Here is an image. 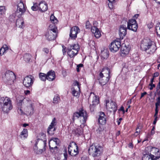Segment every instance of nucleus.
<instances>
[{"instance_id":"obj_1","label":"nucleus","mask_w":160,"mask_h":160,"mask_svg":"<svg viewBox=\"0 0 160 160\" xmlns=\"http://www.w3.org/2000/svg\"><path fill=\"white\" fill-rule=\"evenodd\" d=\"M140 48L142 50L151 54L154 53L157 48L155 45L149 39H144L142 40Z\"/></svg>"},{"instance_id":"obj_2","label":"nucleus","mask_w":160,"mask_h":160,"mask_svg":"<svg viewBox=\"0 0 160 160\" xmlns=\"http://www.w3.org/2000/svg\"><path fill=\"white\" fill-rule=\"evenodd\" d=\"M12 103L11 99L7 97H0L1 109L4 113H8L12 109Z\"/></svg>"},{"instance_id":"obj_3","label":"nucleus","mask_w":160,"mask_h":160,"mask_svg":"<svg viewBox=\"0 0 160 160\" xmlns=\"http://www.w3.org/2000/svg\"><path fill=\"white\" fill-rule=\"evenodd\" d=\"M58 30L57 28L54 25H50L47 30L45 37L48 41L55 40L57 36Z\"/></svg>"},{"instance_id":"obj_4","label":"nucleus","mask_w":160,"mask_h":160,"mask_svg":"<svg viewBox=\"0 0 160 160\" xmlns=\"http://www.w3.org/2000/svg\"><path fill=\"white\" fill-rule=\"evenodd\" d=\"M4 82L7 84L11 85L13 83L16 79L14 73L10 71H7L2 76Z\"/></svg>"},{"instance_id":"obj_5","label":"nucleus","mask_w":160,"mask_h":160,"mask_svg":"<svg viewBox=\"0 0 160 160\" xmlns=\"http://www.w3.org/2000/svg\"><path fill=\"white\" fill-rule=\"evenodd\" d=\"M23 103L26 106L24 110L26 114L32 115L34 112V103L32 101L29 99H23Z\"/></svg>"},{"instance_id":"obj_6","label":"nucleus","mask_w":160,"mask_h":160,"mask_svg":"<svg viewBox=\"0 0 160 160\" xmlns=\"http://www.w3.org/2000/svg\"><path fill=\"white\" fill-rule=\"evenodd\" d=\"M103 149L102 147L99 145H92L89 148L88 152L90 155L93 157L99 156L102 153Z\"/></svg>"},{"instance_id":"obj_7","label":"nucleus","mask_w":160,"mask_h":160,"mask_svg":"<svg viewBox=\"0 0 160 160\" xmlns=\"http://www.w3.org/2000/svg\"><path fill=\"white\" fill-rule=\"evenodd\" d=\"M88 117L86 112L83 109H82L73 114V119L74 120L80 118L81 120H82V123L84 124L86 123Z\"/></svg>"},{"instance_id":"obj_8","label":"nucleus","mask_w":160,"mask_h":160,"mask_svg":"<svg viewBox=\"0 0 160 160\" xmlns=\"http://www.w3.org/2000/svg\"><path fill=\"white\" fill-rule=\"evenodd\" d=\"M68 148V153L71 156H76L78 153V147L75 142H71Z\"/></svg>"},{"instance_id":"obj_9","label":"nucleus","mask_w":160,"mask_h":160,"mask_svg":"<svg viewBox=\"0 0 160 160\" xmlns=\"http://www.w3.org/2000/svg\"><path fill=\"white\" fill-rule=\"evenodd\" d=\"M34 81V77L31 75L26 77L23 80V83L24 86L26 88L32 87Z\"/></svg>"},{"instance_id":"obj_10","label":"nucleus","mask_w":160,"mask_h":160,"mask_svg":"<svg viewBox=\"0 0 160 160\" xmlns=\"http://www.w3.org/2000/svg\"><path fill=\"white\" fill-rule=\"evenodd\" d=\"M31 9L33 10H47L48 9V5L45 1H41L38 5L36 3H34L33 6H32Z\"/></svg>"},{"instance_id":"obj_11","label":"nucleus","mask_w":160,"mask_h":160,"mask_svg":"<svg viewBox=\"0 0 160 160\" xmlns=\"http://www.w3.org/2000/svg\"><path fill=\"white\" fill-rule=\"evenodd\" d=\"M138 27V23L135 20L131 19L128 21L127 26V28L128 29L136 32L137 31Z\"/></svg>"},{"instance_id":"obj_12","label":"nucleus","mask_w":160,"mask_h":160,"mask_svg":"<svg viewBox=\"0 0 160 160\" xmlns=\"http://www.w3.org/2000/svg\"><path fill=\"white\" fill-rule=\"evenodd\" d=\"M106 107L107 109L112 112H115L117 110L116 104L115 102L111 101L109 102L108 100L106 101Z\"/></svg>"},{"instance_id":"obj_13","label":"nucleus","mask_w":160,"mask_h":160,"mask_svg":"<svg viewBox=\"0 0 160 160\" xmlns=\"http://www.w3.org/2000/svg\"><path fill=\"white\" fill-rule=\"evenodd\" d=\"M60 143V140L57 138H52L49 142V147L50 150H53L55 148H57V146Z\"/></svg>"},{"instance_id":"obj_14","label":"nucleus","mask_w":160,"mask_h":160,"mask_svg":"<svg viewBox=\"0 0 160 160\" xmlns=\"http://www.w3.org/2000/svg\"><path fill=\"white\" fill-rule=\"evenodd\" d=\"M121 46V42L119 41L115 40L111 43L109 49L112 52H114L118 51Z\"/></svg>"},{"instance_id":"obj_15","label":"nucleus","mask_w":160,"mask_h":160,"mask_svg":"<svg viewBox=\"0 0 160 160\" xmlns=\"http://www.w3.org/2000/svg\"><path fill=\"white\" fill-rule=\"evenodd\" d=\"M80 30L77 26H74L71 28L70 34V37L72 39H75L77 37V34L80 32Z\"/></svg>"},{"instance_id":"obj_16","label":"nucleus","mask_w":160,"mask_h":160,"mask_svg":"<svg viewBox=\"0 0 160 160\" xmlns=\"http://www.w3.org/2000/svg\"><path fill=\"white\" fill-rule=\"evenodd\" d=\"M56 125V119L55 118H54L48 129L47 132L49 135H52L53 134L54 131L56 130L55 128H54Z\"/></svg>"},{"instance_id":"obj_17","label":"nucleus","mask_w":160,"mask_h":160,"mask_svg":"<svg viewBox=\"0 0 160 160\" xmlns=\"http://www.w3.org/2000/svg\"><path fill=\"white\" fill-rule=\"evenodd\" d=\"M110 70L108 68H103L102 72L99 73V77H103L104 78H110Z\"/></svg>"},{"instance_id":"obj_18","label":"nucleus","mask_w":160,"mask_h":160,"mask_svg":"<svg viewBox=\"0 0 160 160\" xmlns=\"http://www.w3.org/2000/svg\"><path fill=\"white\" fill-rule=\"evenodd\" d=\"M107 117L103 112H100L98 118V122L101 125H104L106 123Z\"/></svg>"},{"instance_id":"obj_19","label":"nucleus","mask_w":160,"mask_h":160,"mask_svg":"<svg viewBox=\"0 0 160 160\" xmlns=\"http://www.w3.org/2000/svg\"><path fill=\"white\" fill-rule=\"evenodd\" d=\"M127 28L125 25H121L119 29V35L120 39H122L127 34Z\"/></svg>"},{"instance_id":"obj_20","label":"nucleus","mask_w":160,"mask_h":160,"mask_svg":"<svg viewBox=\"0 0 160 160\" xmlns=\"http://www.w3.org/2000/svg\"><path fill=\"white\" fill-rule=\"evenodd\" d=\"M150 150V152L154 154L155 159H158L160 158V151L157 148L150 146L148 147Z\"/></svg>"},{"instance_id":"obj_21","label":"nucleus","mask_w":160,"mask_h":160,"mask_svg":"<svg viewBox=\"0 0 160 160\" xmlns=\"http://www.w3.org/2000/svg\"><path fill=\"white\" fill-rule=\"evenodd\" d=\"M23 102V99L20 100L19 102L17 103L18 105V113L21 115H25L26 114L25 112L23 111L22 109V102Z\"/></svg>"},{"instance_id":"obj_22","label":"nucleus","mask_w":160,"mask_h":160,"mask_svg":"<svg viewBox=\"0 0 160 160\" xmlns=\"http://www.w3.org/2000/svg\"><path fill=\"white\" fill-rule=\"evenodd\" d=\"M91 30L92 32L94 34L95 37L96 38H99L101 37V32L99 29L97 28L92 27L91 28Z\"/></svg>"},{"instance_id":"obj_23","label":"nucleus","mask_w":160,"mask_h":160,"mask_svg":"<svg viewBox=\"0 0 160 160\" xmlns=\"http://www.w3.org/2000/svg\"><path fill=\"white\" fill-rule=\"evenodd\" d=\"M129 48L125 45L122 46L121 47V55L122 57L125 56L126 55L128 54L129 51Z\"/></svg>"},{"instance_id":"obj_24","label":"nucleus","mask_w":160,"mask_h":160,"mask_svg":"<svg viewBox=\"0 0 160 160\" xmlns=\"http://www.w3.org/2000/svg\"><path fill=\"white\" fill-rule=\"evenodd\" d=\"M20 138L23 140L26 139L28 136V132L27 129L24 128L20 133L19 136Z\"/></svg>"},{"instance_id":"obj_25","label":"nucleus","mask_w":160,"mask_h":160,"mask_svg":"<svg viewBox=\"0 0 160 160\" xmlns=\"http://www.w3.org/2000/svg\"><path fill=\"white\" fill-rule=\"evenodd\" d=\"M110 79L109 78H104L103 77H99L98 80L99 81V84L101 86H103L105 85L108 82Z\"/></svg>"},{"instance_id":"obj_26","label":"nucleus","mask_w":160,"mask_h":160,"mask_svg":"<svg viewBox=\"0 0 160 160\" xmlns=\"http://www.w3.org/2000/svg\"><path fill=\"white\" fill-rule=\"evenodd\" d=\"M47 80L52 81L54 80L55 77V74L54 71H50L48 72L47 74Z\"/></svg>"},{"instance_id":"obj_27","label":"nucleus","mask_w":160,"mask_h":160,"mask_svg":"<svg viewBox=\"0 0 160 160\" xmlns=\"http://www.w3.org/2000/svg\"><path fill=\"white\" fill-rule=\"evenodd\" d=\"M92 94L93 99L92 101V105H96L99 102V100L98 97L96 95H94L93 93H91L90 96L89 98V99L90 100L91 98L92 95Z\"/></svg>"},{"instance_id":"obj_28","label":"nucleus","mask_w":160,"mask_h":160,"mask_svg":"<svg viewBox=\"0 0 160 160\" xmlns=\"http://www.w3.org/2000/svg\"><path fill=\"white\" fill-rule=\"evenodd\" d=\"M42 143L44 146L43 148L42 149H40L39 150H38V147L37 146V141L36 142L35 144V145L34 147V149L35 152H36L37 154H39L41 153L45 150V147L46 146V143L45 142H42Z\"/></svg>"},{"instance_id":"obj_29","label":"nucleus","mask_w":160,"mask_h":160,"mask_svg":"<svg viewBox=\"0 0 160 160\" xmlns=\"http://www.w3.org/2000/svg\"><path fill=\"white\" fill-rule=\"evenodd\" d=\"M154 155L151 154H144L142 157V160H155Z\"/></svg>"},{"instance_id":"obj_30","label":"nucleus","mask_w":160,"mask_h":160,"mask_svg":"<svg viewBox=\"0 0 160 160\" xmlns=\"http://www.w3.org/2000/svg\"><path fill=\"white\" fill-rule=\"evenodd\" d=\"M24 23L23 20L21 18L17 19L16 22L17 26L21 28H23L24 27Z\"/></svg>"},{"instance_id":"obj_31","label":"nucleus","mask_w":160,"mask_h":160,"mask_svg":"<svg viewBox=\"0 0 160 160\" xmlns=\"http://www.w3.org/2000/svg\"><path fill=\"white\" fill-rule=\"evenodd\" d=\"M72 94L74 96L78 98L79 97L80 94V90H78V88H76L75 87L72 88Z\"/></svg>"},{"instance_id":"obj_32","label":"nucleus","mask_w":160,"mask_h":160,"mask_svg":"<svg viewBox=\"0 0 160 160\" xmlns=\"http://www.w3.org/2000/svg\"><path fill=\"white\" fill-rule=\"evenodd\" d=\"M78 52L77 51H76V50L74 51V50H72L69 48H68V54L70 58H73L74 57V56L78 53Z\"/></svg>"},{"instance_id":"obj_33","label":"nucleus","mask_w":160,"mask_h":160,"mask_svg":"<svg viewBox=\"0 0 160 160\" xmlns=\"http://www.w3.org/2000/svg\"><path fill=\"white\" fill-rule=\"evenodd\" d=\"M156 102L155 103V113L154 114V117L157 115L158 112V106L160 105V98H157L156 99Z\"/></svg>"},{"instance_id":"obj_34","label":"nucleus","mask_w":160,"mask_h":160,"mask_svg":"<svg viewBox=\"0 0 160 160\" xmlns=\"http://www.w3.org/2000/svg\"><path fill=\"white\" fill-rule=\"evenodd\" d=\"M26 7L25 5L22 2L20 1L17 5V10H26Z\"/></svg>"},{"instance_id":"obj_35","label":"nucleus","mask_w":160,"mask_h":160,"mask_svg":"<svg viewBox=\"0 0 160 160\" xmlns=\"http://www.w3.org/2000/svg\"><path fill=\"white\" fill-rule=\"evenodd\" d=\"M101 56L104 59L107 58L109 56V51L107 50H104L101 52Z\"/></svg>"},{"instance_id":"obj_36","label":"nucleus","mask_w":160,"mask_h":160,"mask_svg":"<svg viewBox=\"0 0 160 160\" xmlns=\"http://www.w3.org/2000/svg\"><path fill=\"white\" fill-rule=\"evenodd\" d=\"M83 131V129L81 126H78L74 130V132L75 134L80 135L82 134Z\"/></svg>"},{"instance_id":"obj_37","label":"nucleus","mask_w":160,"mask_h":160,"mask_svg":"<svg viewBox=\"0 0 160 160\" xmlns=\"http://www.w3.org/2000/svg\"><path fill=\"white\" fill-rule=\"evenodd\" d=\"M8 49V48L6 45H3L0 50V55H3Z\"/></svg>"},{"instance_id":"obj_38","label":"nucleus","mask_w":160,"mask_h":160,"mask_svg":"<svg viewBox=\"0 0 160 160\" xmlns=\"http://www.w3.org/2000/svg\"><path fill=\"white\" fill-rule=\"evenodd\" d=\"M109 3L108 6L109 8L111 9H115V0H108Z\"/></svg>"},{"instance_id":"obj_39","label":"nucleus","mask_w":160,"mask_h":160,"mask_svg":"<svg viewBox=\"0 0 160 160\" xmlns=\"http://www.w3.org/2000/svg\"><path fill=\"white\" fill-rule=\"evenodd\" d=\"M69 48L72 49V50H74V51L76 50V51H77V52H78L80 48V47L79 45L78 44H74L73 45H71Z\"/></svg>"},{"instance_id":"obj_40","label":"nucleus","mask_w":160,"mask_h":160,"mask_svg":"<svg viewBox=\"0 0 160 160\" xmlns=\"http://www.w3.org/2000/svg\"><path fill=\"white\" fill-rule=\"evenodd\" d=\"M50 20L52 23L55 24H57L58 21L57 18L55 17L53 14H52L50 17Z\"/></svg>"},{"instance_id":"obj_41","label":"nucleus","mask_w":160,"mask_h":160,"mask_svg":"<svg viewBox=\"0 0 160 160\" xmlns=\"http://www.w3.org/2000/svg\"><path fill=\"white\" fill-rule=\"evenodd\" d=\"M39 78L41 80L44 81L46 79H47V75L45 73H40L39 74Z\"/></svg>"},{"instance_id":"obj_42","label":"nucleus","mask_w":160,"mask_h":160,"mask_svg":"<svg viewBox=\"0 0 160 160\" xmlns=\"http://www.w3.org/2000/svg\"><path fill=\"white\" fill-rule=\"evenodd\" d=\"M31 57V55L30 54L26 53L24 55V58L25 61L28 62L30 61Z\"/></svg>"},{"instance_id":"obj_43","label":"nucleus","mask_w":160,"mask_h":160,"mask_svg":"<svg viewBox=\"0 0 160 160\" xmlns=\"http://www.w3.org/2000/svg\"><path fill=\"white\" fill-rule=\"evenodd\" d=\"M25 12V11H16L14 14H16V16L19 18L21 16L22 14H23Z\"/></svg>"},{"instance_id":"obj_44","label":"nucleus","mask_w":160,"mask_h":160,"mask_svg":"<svg viewBox=\"0 0 160 160\" xmlns=\"http://www.w3.org/2000/svg\"><path fill=\"white\" fill-rule=\"evenodd\" d=\"M60 100L59 97L58 95L55 96L53 99V103L55 104H57Z\"/></svg>"},{"instance_id":"obj_45","label":"nucleus","mask_w":160,"mask_h":160,"mask_svg":"<svg viewBox=\"0 0 160 160\" xmlns=\"http://www.w3.org/2000/svg\"><path fill=\"white\" fill-rule=\"evenodd\" d=\"M74 86H77V88L79 90H80V84L77 81H75L73 83Z\"/></svg>"},{"instance_id":"obj_46","label":"nucleus","mask_w":160,"mask_h":160,"mask_svg":"<svg viewBox=\"0 0 160 160\" xmlns=\"http://www.w3.org/2000/svg\"><path fill=\"white\" fill-rule=\"evenodd\" d=\"M156 30L157 35L160 37V24L159 26H156Z\"/></svg>"},{"instance_id":"obj_47","label":"nucleus","mask_w":160,"mask_h":160,"mask_svg":"<svg viewBox=\"0 0 160 160\" xmlns=\"http://www.w3.org/2000/svg\"><path fill=\"white\" fill-rule=\"evenodd\" d=\"M85 27L86 28L88 29H90L92 27H91V24L88 21H87L86 23Z\"/></svg>"},{"instance_id":"obj_48","label":"nucleus","mask_w":160,"mask_h":160,"mask_svg":"<svg viewBox=\"0 0 160 160\" xmlns=\"http://www.w3.org/2000/svg\"><path fill=\"white\" fill-rule=\"evenodd\" d=\"M96 105H93L92 104H91L90 106V110L91 112H93L94 111V110L95 107Z\"/></svg>"},{"instance_id":"obj_49","label":"nucleus","mask_w":160,"mask_h":160,"mask_svg":"<svg viewBox=\"0 0 160 160\" xmlns=\"http://www.w3.org/2000/svg\"><path fill=\"white\" fill-rule=\"evenodd\" d=\"M16 16V14L13 13L10 16V19L11 20H14L15 19Z\"/></svg>"},{"instance_id":"obj_50","label":"nucleus","mask_w":160,"mask_h":160,"mask_svg":"<svg viewBox=\"0 0 160 160\" xmlns=\"http://www.w3.org/2000/svg\"><path fill=\"white\" fill-rule=\"evenodd\" d=\"M149 85L150 87L149 88V89L150 90H152L153 88H155V85L153 83H149Z\"/></svg>"},{"instance_id":"obj_51","label":"nucleus","mask_w":160,"mask_h":160,"mask_svg":"<svg viewBox=\"0 0 160 160\" xmlns=\"http://www.w3.org/2000/svg\"><path fill=\"white\" fill-rule=\"evenodd\" d=\"M64 152L63 153V155L64 157H68V155L67 153V149L66 148H64Z\"/></svg>"},{"instance_id":"obj_52","label":"nucleus","mask_w":160,"mask_h":160,"mask_svg":"<svg viewBox=\"0 0 160 160\" xmlns=\"http://www.w3.org/2000/svg\"><path fill=\"white\" fill-rule=\"evenodd\" d=\"M98 25V22L96 21H94L93 22V25L92 27H95V28H97Z\"/></svg>"},{"instance_id":"obj_53","label":"nucleus","mask_w":160,"mask_h":160,"mask_svg":"<svg viewBox=\"0 0 160 160\" xmlns=\"http://www.w3.org/2000/svg\"><path fill=\"white\" fill-rule=\"evenodd\" d=\"M43 51L47 54L49 52V49L47 48H44Z\"/></svg>"},{"instance_id":"obj_54","label":"nucleus","mask_w":160,"mask_h":160,"mask_svg":"<svg viewBox=\"0 0 160 160\" xmlns=\"http://www.w3.org/2000/svg\"><path fill=\"white\" fill-rule=\"evenodd\" d=\"M159 75V73L158 72H156L154 73L153 75V77L154 78L155 77H157Z\"/></svg>"},{"instance_id":"obj_55","label":"nucleus","mask_w":160,"mask_h":160,"mask_svg":"<svg viewBox=\"0 0 160 160\" xmlns=\"http://www.w3.org/2000/svg\"><path fill=\"white\" fill-rule=\"evenodd\" d=\"M160 88V82H159L158 84L157 88H156V91H158Z\"/></svg>"},{"instance_id":"obj_56","label":"nucleus","mask_w":160,"mask_h":160,"mask_svg":"<svg viewBox=\"0 0 160 160\" xmlns=\"http://www.w3.org/2000/svg\"><path fill=\"white\" fill-rule=\"evenodd\" d=\"M147 94V92H144L143 93H142L141 94L140 98H142L144 95H146Z\"/></svg>"},{"instance_id":"obj_57","label":"nucleus","mask_w":160,"mask_h":160,"mask_svg":"<svg viewBox=\"0 0 160 160\" xmlns=\"http://www.w3.org/2000/svg\"><path fill=\"white\" fill-rule=\"evenodd\" d=\"M155 117V118L154 119V121H153V124L154 125H155L157 122V115H156Z\"/></svg>"},{"instance_id":"obj_58","label":"nucleus","mask_w":160,"mask_h":160,"mask_svg":"<svg viewBox=\"0 0 160 160\" xmlns=\"http://www.w3.org/2000/svg\"><path fill=\"white\" fill-rule=\"evenodd\" d=\"M141 128H140L139 126L137 128L136 131H137L138 132L140 133L141 132Z\"/></svg>"},{"instance_id":"obj_59","label":"nucleus","mask_w":160,"mask_h":160,"mask_svg":"<svg viewBox=\"0 0 160 160\" xmlns=\"http://www.w3.org/2000/svg\"><path fill=\"white\" fill-rule=\"evenodd\" d=\"M157 91V95L158 96L157 98H160V90Z\"/></svg>"},{"instance_id":"obj_60","label":"nucleus","mask_w":160,"mask_h":160,"mask_svg":"<svg viewBox=\"0 0 160 160\" xmlns=\"http://www.w3.org/2000/svg\"><path fill=\"white\" fill-rule=\"evenodd\" d=\"M30 91L29 90H27L24 91V93L26 95H28L29 94Z\"/></svg>"},{"instance_id":"obj_61","label":"nucleus","mask_w":160,"mask_h":160,"mask_svg":"<svg viewBox=\"0 0 160 160\" xmlns=\"http://www.w3.org/2000/svg\"><path fill=\"white\" fill-rule=\"evenodd\" d=\"M120 110L122 111L123 113H124L125 112V111L124 110V108L122 106L120 108Z\"/></svg>"},{"instance_id":"obj_62","label":"nucleus","mask_w":160,"mask_h":160,"mask_svg":"<svg viewBox=\"0 0 160 160\" xmlns=\"http://www.w3.org/2000/svg\"><path fill=\"white\" fill-rule=\"evenodd\" d=\"M5 7L4 6H0V10H5Z\"/></svg>"},{"instance_id":"obj_63","label":"nucleus","mask_w":160,"mask_h":160,"mask_svg":"<svg viewBox=\"0 0 160 160\" xmlns=\"http://www.w3.org/2000/svg\"><path fill=\"white\" fill-rule=\"evenodd\" d=\"M139 133H140L138 132H137V131H136V132H135V133H134V136H135V137H137V136L138 135H139Z\"/></svg>"},{"instance_id":"obj_64","label":"nucleus","mask_w":160,"mask_h":160,"mask_svg":"<svg viewBox=\"0 0 160 160\" xmlns=\"http://www.w3.org/2000/svg\"><path fill=\"white\" fill-rule=\"evenodd\" d=\"M83 66V64H80L78 65H77V67H78L79 68H81Z\"/></svg>"}]
</instances>
